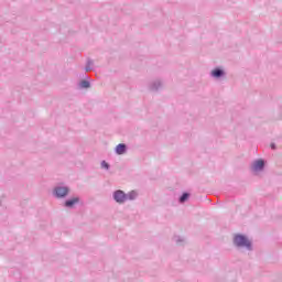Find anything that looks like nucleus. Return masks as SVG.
I'll return each mask as SVG.
<instances>
[{"mask_svg":"<svg viewBox=\"0 0 282 282\" xmlns=\"http://www.w3.org/2000/svg\"><path fill=\"white\" fill-rule=\"evenodd\" d=\"M234 243L238 246L239 248H250L251 243L248 238H246L242 235H238L234 238Z\"/></svg>","mask_w":282,"mask_h":282,"instance_id":"f257e3e1","label":"nucleus"},{"mask_svg":"<svg viewBox=\"0 0 282 282\" xmlns=\"http://www.w3.org/2000/svg\"><path fill=\"white\" fill-rule=\"evenodd\" d=\"M115 200L118 204H123V202H127V194H124V192L118 189L117 192H115L113 194Z\"/></svg>","mask_w":282,"mask_h":282,"instance_id":"f03ea898","label":"nucleus"},{"mask_svg":"<svg viewBox=\"0 0 282 282\" xmlns=\"http://www.w3.org/2000/svg\"><path fill=\"white\" fill-rule=\"evenodd\" d=\"M69 193V189L67 187H57L55 188V195L56 197H65Z\"/></svg>","mask_w":282,"mask_h":282,"instance_id":"7ed1b4c3","label":"nucleus"},{"mask_svg":"<svg viewBox=\"0 0 282 282\" xmlns=\"http://www.w3.org/2000/svg\"><path fill=\"white\" fill-rule=\"evenodd\" d=\"M263 166H265V163L263 162V160H258L253 163V171H263Z\"/></svg>","mask_w":282,"mask_h":282,"instance_id":"20e7f679","label":"nucleus"},{"mask_svg":"<svg viewBox=\"0 0 282 282\" xmlns=\"http://www.w3.org/2000/svg\"><path fill=\"white\" fill-rule=\"evenodd\" d=\"M126 151H127V145H124L122 143L118 144L117 148H116V153L118 155L124 154Z\"/></svg>","mask_w":282,"mask_h":282,"instance_id":"39448f33","label":"nucleus"},{"mask_svg":"<svg viewBox=\"0 0 282 282\" xmlns=\"http://www.w3.org/2000/svg\"><path fill=\"white\" fill-rule=\"evenodd\" d=\"M74 204H78V197L65 202V206H67V208H72Z\"/></svg>","mask_w":282,"mask_h":282,"instance_id":"423d86ee","label":"nucleus"},{"mask_svg":"<svg viewBox=\"0 0 282 282\" xmlns=\"http://www.w3.org/2000/svg\"><path fill=\"white\" fill-rule=\"evenodd\" d=\"M224 75V70L221 69H215L212 72V76H214V78H219V76Z\"/></svg>","mask_w":282,"mask_h":282,"instance_id":"0eeeda50","label":"nucleus"},{"mask_svg":"<svg viewBox=\"0 0 282 282\" xmlns=\"http://www.w3.org/2000/svg\"><path fill=\"white\" fill-rule=\"evenodd\" d=\"M128 197H129V199H135L138 197V192H135V191L130 192Z\"/></svg>","mask_w":282,"mask_h":282,"instance_id":"6e6552de","label":"nucleus"},{"mask_svg":"<svg viewBox=\"0 0 282 282\" xmlns=\"http://www.w3.org/2000/svg\"><path fill=\"white\" fill-rule=\"evenodd\" d=\"M80 87H83L84 89L89 88V82L83 80V82L80 83Z\"/></svg>","mask_w":282,"mask_h":282,"instance_id":"1a4fd4ad","label":"nucleus"},{"mask_svg":"<svg viewBox=\"0 0 282 282\" xmlns=\"http://www.w3.org/2000/svg\"><path fill=\"white\" fill-rule=\"evenodd\" d=\"M188 199V194H183L182 196H181V202H185V200H187Z\"/></svg>","mask_w":282,"mask_h":282,"instance_id":"9d476101","label":"nucleus"},{"mask_svg":"<svg viewBox=\"0 0 282 282\" xmlns=\"http://www.w3.org/2000/svg\"><path fill=\"white\" fill-rule=\"evenodd\" d=\"M101 166H102L104 169H109V164H108L107 162H105V161L101 163Z\"/></svg>","mask_w":282,"mask_h":282,"instance_id":"9b49d317","label":"nucleus"},{"mask_svg":"<svg viewBox=\"0 0 282 282\" xmlns=\"http://www.w3.org/2000/svg\"><path fill=\"white\" fill-rule=\"evenodd\" d=\"M271 148H272V149H275L274 144H271Z\"/></svg>","mask_w":282,"mask_h":282,"instance_id":"f8f14e48","label":"nucleus"}]
</instances>
